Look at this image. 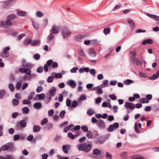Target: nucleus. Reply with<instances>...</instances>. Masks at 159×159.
Wrapping results in <instances>:
<instances>
[{
	"label": "nucleus",
	"instance_id": "f257e3e1",
	"mask_svg": "<svg viewBox=\"0 0 159 159\" xmlns=\"http://www.w3.org/2000/svg\"><path fill=\"white\" fill-rule=\"evenodd\" d=\"M78 147L79 151H83L85 152H88L92 150V145L91 142L89 143L85 142L80 143L78 145Z\"/></svg>",
	"mask_w": 159,
	"mask_h": 159
},
{
	"label": "nucleus",
	"instance_id": "f03ea898",
	"mask_svg": "<svg viewBox=\"0 0 159 159\" xmlns=\"http://www.w3.org/2000/svg\"><path fill=\"white\" fill-rule=\"evenodd\" d=\"M16 16L14 14H11L8 15L7 18V20L5 22L3 21L0 22V27L4 26L6 25L7 26H11L13 24H16V22H11V20L14 19Z\"/></svg>",
	"mask_w": 159,
	"mask_h": 159
},
{
	"label": "nucleus",
	"instance_id": "7ed1b4c3",
	"mask_svg": "<svg viewBox=\"0 0 159 159\" xmlns=\"http://www.w3.org/2000/svg\"><path fill=\"white\" fill-rule=\"evenodd\" d=\"M101 151L98 148L93 149V153L89 155V157L94 159H101L103 158L101 156Z\"/></svg>",
	"mask_w": 159,
	"mask_h": 159
},
{
	"label": "nucleus",
	"instance_id": "20e7f679",
	"mask_svg": "<svg viewBox=\"0 0 159 159\" xmlns=\"http://www.w3.org/2000/svg\"><path fill=\"white\" fill-rule=\"evenodd\" d=\"M61 32L64 38H68L71 34V31L70 29L66 26H63L62 27Z\"/></svg>",
	"mask_w": 159,
	"mask_h": 159
},
{
	"label": "nucleus",
	"instance_id": "39448f33",
	"mask_svg": "<svg viewBox=\"0 0 159 159\" xmlns=\"http://www.w3.org/2000/svg\"><path fill=\"white\" fill-rule=\"evenodd\" d=\"M1 149L2 151H5L8 149L10 151H14L15 150L14 144L11 142L2 145Z\"/></svg>",
	"mask_w": 159,
	"mask_h": 159
},
{
	"label": "nucleus",
	"instance_id": "423d86ee",
	"mask_svg": "<svg viewBox=\"0 0 159 159\" xmlns=\"http://www.w3.org/2000/svg\"><path fill=\"white\" fill-rule=\"evenodd\" d=\"M10 49V48L7 47L5 48L3 50V52L1 54V57L2 58L7 57L9 56V52L8 50Z\"/></svg>",
	"mask_w": 159,
	"mask_h": 159
},
{
	"label": "nucleus",
	"instance_id": "0eeeda50",
	"mask_svg": "<svg viewBox=\"0 0 159 159\" xmlns=\"http://www.w3.org/2000/svg\"><path fill=\"white\" fill-rule=\"evenodd\" d=\"M119 125L118 123H115L113 125H110L108 128V130L109 132H111L119 127Z\"/></svg>",
	"mask_w": 159,
	"mask_h": 159
},
{
	"label": "nucleus",
	"instance_id": "6e6552de",
	"mask_svg": "<svg viewBox=\"0 0 159 159\" xmlns=\"http://www.w3.org/2000/svg\"><path fill=\"white\" fill-rule=\"evenodd\" d=\"M87 36L86 34H78L75 36V39L77 42H81L83 39Z\"/></svg>",
	"mask_w": 159,
	"mask_h": 159
},
{
	"label": "nucleus",
	"instance_id": "1a4fd4ad",
	"mask_svg": "<svg viewBox=\"0 0 159 159\" xmlns=\"http://www.w3.org/2000/svg\"><path fill=\"white\" fill-rule=\"evenodd\" d=\"M125 107L127 109H130L133 110L135 108V105L133 103L127 102L125 103Z\"/></svg>",
	"mask_w": 159,
	"mask_h": 159
},
{
	"label": "nucleus",
	"instance_id": "9d476101",
	"mask_svg": "<svg viewBox=\"0 0 159 159\" xmlns=\"http://www.w3.org/2000/svg\"><path fill=\"white\" fill-rule=\"evenodd\" d=\"M146 15L151 18L157 21V23L158 25H159V16L154 14L148 13H147Z\"/></svg>",
	"mask_w": 159,
	"mask_h": 159
},
{
	"label": "nucleus",
	"instance_id": "9b49d317",
	"mask_svg": "<svg viewBox=\"0 0 159 159\" xmlns=\"http://www.w3.org/2000/svg\"><path fill=\"white\" fill-rule=\"evenodd\" d=\"M97 125L101 129H103L105 127V122L101 119L98 120Z\"/></svg>",
	"mask_w": 159,
	"mask_h": 159
},
{
	"label": "nucleus",
	"instance_id": "f8f14e48",
	"mask_svg": "<svg viewBox=\"0 0 159 159\" xmlns=\"http://www.w3.org/2000/svg\"><path fill=\"white\" fill-rule=\"evenodd\" d=\"M107 138V137L101 136L99 137L96 141V143H99L102 144L103 143Z\"/></svg>",
	"mask_w": 159,
	"mask_h": 159
},
{
	"label": "nucleus",
	"instance_id": "ddd939ff",
	"mask_svg": "<svg viewBox=\"0 0 159 159\" xmlns=\"http://www.w3.org/2000/svg\"><path fill=\"white\" fill-rule=\"evenodd\" d=\"M60 30V28L57 27L56 25H53L50 30L51 32L53 34L58 33Z\"/></svg>",
	"mask_w": 159,
	"mask_h": 159
},
{
	"label": "nucleus",
	"instance_id": "4468645a",
	"mask_svg": "<svg viewBox=\"0 0 159 159\" xmlns=\"http://www.w3.org/2000/svg\"><path fill=\"white\" fill-rule=\"evenodd\" d=\"M133 55L134 57H133V58L134 59V60H133V61H134L136 65L137 66L141 65L142 64V61L137 58H135V53L133 54Z\"/></svg>",
	"mask_w": 159,
	"mask_h": 159
},
{
	"label": "nucleus",
	"instance_id": "2eb2a0df",
	"mask_svg": "<svg viewBox=\"0 0 159 159\" xmlns=\"http://www.w3.org/2000/svg\"><path fill=\"white\" fill-rule=\"evenodd\" d=\"M127 21L130 25V27L132 30H133L135 28V25L132 20L130 18L127 19Z\"/></svg>",
	"mask_w": 159,
	"mask_h": 159
},
{
	"label": "nucleus",
	"instance_id": "dca6fc26",
	"mask_svg": "<svg viewBox=\"0 0 159 159\" xmlns=\"http://www.w3.org/2000/svg\"><path fill=\"white\" fill-rule=\"evenodd\" d=\"M26 125L27 123L25 120H22L20 121L19 124H17L16 125V126L18 129V128L20 125L23 128H24L26 126Z\"/></svg>",
	"mask_w": 159,
	"mask_h": 159
},
{
	"label": "nucleus",
	"instance_id": "f3484780",
	"mask_svg": "<svg viewBox=\"0 0 159 159\" xmlns=\"http://www.w3.org/2000/svg\"><path fill=\"white\" fill-rule=\"evenodd\" d=\"M56 89L55 87H52L49 90L48 94L52 96H54L56 93Z\"/></svg>",
	"mask_w": 159,
	"mask_h": 159
},
{
	"label": "nucleus",
	"instance_id": "a211bd4d",
	"mask_svg": "<svg viewBox=\"0 0 159 159\" xmlns=\"http://www.w3.org/2000/svg\"><path fill=\"white\" fill-rule=\"evenodd\" d=\"M13 0H8L5 1L3 2V4L2 5L3 7L5 8H7L11 6V4L10 2Z\"/></svg>",
	"mask_w": 159,
	"mask_h": 159
},
{
	"label": "nucleus",
	"instance_id": "6ab92c4d",
	"mask_svg": "<svg viewBox=\"0 0 159 159\" xmlns=\"http://www.w3.org/2000/svg\"><path fill=\"white\" fill-rule=\"evenodd\" d=\"M33 107L34 108L36 109H40L42 107V104L40 102H36L33 105Z\"/></svg>",
	"mask_w": 159,
	"mask_h": 159
},
{
	"label": "nucleus",
	"instance_id": "aec40b11",
	"mask_svg": "<svg viewBox=\"0 0 159 159\" xmlns=\"http://www.w3.org/2000/svg\"><path fill=\"white\" fill-rule=\"evenodd\" d=\"M153 41L152 39H148L143 41L142 43V44L143 45H145L147 43L151 44L153 43Z\"/></svg>",
	"mask_w": 159,
	"mask_h": 159
},
{
	"label": "nucleus",
	"instance_id": "412c9836",
	"mask_svg": "<svg viewBox=\"0 0 159 159\" xmlns=\"http://www.w3.org/2000/svg\"><path fill=\"white\" fill-rule=\"evenodd\" d=\"M67 84L72 88H75L76 86V83L73 80H69L67 81Z\"/></svg>",
	"mask_w": 159,
	"mask_h": 159
},
{
	"label": "nucleus",
	"instance_id": "4be33fe9",
	"mask_svg": "<svg viewBox=\"0 0 159 159\" xmlns=\"http://www.w3.org/2000/svg\"><path fill=\"white\" fill-rule=\"evenodd\" d=\"M17 14L18 16H27L26 12L24 11H18Z\"/></svg>",
	"mask_w": 159,
	"mask_h": 159
},
{
	"label": "nucleus",
	"instance_id": "5701e85b",
	"mask_svg": "<svg viewBox=\"0 0 159 159\" xmlns=\"http://www.w3.org/2000/svg\"><path fill=\"white\" fill-rule=\"evenodd\" d=\"M120 155L122 158L126 159L127 158L128 153L126 152H123L120 153Z\"/></svg>",
	"mask_w": 159,
	"mask_h": 159
},
{
	"label": "nucleus",
	"instance_id": "b1692460",
	"mask_svg": "<svg viewBox=\"0 0 159 159\" xmlns=\"http://www.w3.org/2000/svg\"><path fill=\"white\" fill-rule=\"evenodd\" d=\"M41 128L40 126L35 125L33 127V131L34 132H37L40 130Z\"/></svg>",
	"mask_w": 159,
	"mask_h": 159
},
{
	"label": "nucleus",
	"instance_id": "393cba45",
	"mask_svg": "<svg viewBox=\"0 0 159 159\" xmlns=\"http://www.w3.org/2000/svg\"><path fill=\"white\" fill-rule=\"evenodd\" d=\"M40 43V40H32L31 45L32 46H36L38 45Z\"/></svg>",
	"mask_w": 159,
	"mask_h": 159
},
{
	"label": "nucleus",
	"instance_id": "a878e982",
	"mask_svg": "<svg viewBox=\"0 0 159 159\" xmlns=\"http://www.w3.org/2000/svg\"><path fill=\"white\" fill-rule=\"evenodd\" d=\"M54 75H55L54 77L56 78H61L62 77V75L61 73H58V74L56 73L52 72L51 74V75L52 76H54Z\"/></svg>",
	"mask_w": 159,
	"mask_h": 159
},
{
	"label": "nucleus",
	"instance_id": "bb28decb",
	"mask_svg": "<svg viewBox=\"0 0 159 159\" xmlns=\"http://www.w3.org/2000/svg\"><path fill=\"white\" fill-rule=\"evenodd\" d=\"M36 96L38 97V98H36L37 100L39 99L40 100H43L45 98V95L43 93L37 94Z\"/></svg>",
	"mask_w": 159,
	"mask_h": 159
},
{
	"label": "nucleus",
	"instance_id": "cd10ccee",
	"mask_svg": "<svg viewBox=\"0 0 159 159\" xmlns=\"http://www.w3.org/2000/svg\"><path fill=\"white\" fill-rule=\"evenodd\" d=\"M132 159H145L144 158L141 157L139 155H134L131 157Z\"/></svg>",
	"mask_w": 159,
	"mask_h": 159
},
{
	"label": "nucleus",
	"instance_id": "c85d7f7f",
	"mask_svg": "<svg viewBox=\"0 0 159 159\" xmlns=\"http://www.w3.org/2000/svg\"><path fill=\"white\" fill-rule=\"evenodd\" d=\"M54 37V35L52 34H50V35L47 37L48 40L47 41V43H50L51 42V40H52Z\"/></svg>",
	"mask_w": 159,
	"mask_h": 159
},
{
	"label": "nucleus",
	"instance_id": "c756f323",
	"mask_svg": "<svg viewBox=\"0 0 159 159\" xmlns=\"http://www.w3.org/2000/svg\"><path fill=\"white\" fill-rule=\"evenodd\" d=\"M139 102L141 103H148L149 101L146 98H142L139 99Z\"/></svg>",
	"mask_w": 159,
	"mask_h": 159
},
{
	"label": "nucleus",
	"instance_id": "7c9ffc66",
	"mask_svg": "<svg viewBox=\"0 0 159 159\" xmlns=\"http://www.w3.org/2000/svg\"><path fill=\"white\" fill-rule=\"evenodd\" d=\"M6 93V91L5 90H0V98H2L4 96Z\"/></svg>",
	"mask_w": 159,
	"mask_h": 159
},
{
	"label": "nucleus",
	"instance_id": "2f4dec72",
	"mask_svg": "<svg viewBox=\"0 0 159 159\" xmlns=\"http://www.w3.org/2000/svg\"><path fill=\"white\" fill-rule=\"evenodd\" d=\"M133 81L131 80L127 79L125 80L124 81V84L126 85H129L131 83H133Z\"/></svg>",
	"mask_w": 159,
	"mask_h": 159
},
{
	"label": "nucleus",
	"instance_id": "473e14b6",
	"mask_svg": "<svg viewBox=\"0 0 159 159\" xmlns=\"http://www.w3.org/2000/svg\"><path fill=\"white\" fill-rule=\"evenodd\" d=\"M69 145H64L62 146V150L66 154H67L68 152V151L67 148V147H69Z\"/></svg>",
	"mask_w": 159,
	"mask_h": 159
},
{
	"label": "nucleus",
	"instance_id": "72a5a7b5",
	"mask_svg": "<svg viewBox=\"0 0 159 159\" xmlns=\"http://www.w3.org/2000/svg\"><path fill=\"white\" fill-rule=\"evenodd\" d=\"M139 75L143 78H149V77L147 75L141 72H139Z\"/></svg>",
	"mask_w": 159,
	"mask_h": 159
},
{
	"label": "nucleus",
	"instance_id": "f704fd0d",
	"mask_svg": "<svg viewBox=\"0 0 159 159\" xmlns=\"http://www.w3.org/2000/svg\"><path fill=\"white\" fill-rule=\"evenodd\" d=\"M33 67V66H32L31 65L29 62H27L25 63L24 65V66H23L22 67L25 68L28 67V68H32Z\"/></svg>",
	"mask_w": 159,
	"mask_h": 159
},
{
	"label": "nucleus",
	"instance_id": "c9c22d12",
	"mask_svg": "<svg viewBox=\"0 0 159 159\" xmlns=\"http://www.w3.org/2000/svg\"><path fill=\"white\" fill-rule=\"evenodd\" d=\"M111 29L109 28H105L104 29L103 32L105 35L109 34L110 32Z\"/></svg>",
	"mask_w": 159,
	"mask_h": 159
},
{
	"label": "nucleus",
	"instance_id": "e433bc0d",
	"mask_svg": "<svg viewBox=\"0 0 159 159\" xmlns=\"http://www.w3.org/2000/svg\"><path fill=\"white\" fill-rule=\"evenodd\" d=\"M86 136L89 139H92L93 138V133L90 131H87Z\"/></svg>",
	"mask_w": 159,
	"mask_h": 159
},
{
	"label": "nucleus",
	"instance_id": "4c0bfd02",
	"mask_svg": "<svg viewBox=\"0 0 159 159\" xmlns=\"http://www.w3.org/2000/svg\"><path fill=\"white\" fill-rule=\"evenodd\" d=\"M95 113V111L91 109H89L87 112V114L90 116L92 115Z\"/></svg>",
	"mask_w": 159,
	"mask_h": 159
},
{
	"label": "nucleus",
	"instance_id": "58836bf2",
	"mask_svg": "<svg viewBox=\"0 0 159 159\" xmlns=\"http://www.w3.org/2000/svg\"><path fill=\"white\" fill-rule=\"evenodd\" d=\"M22 111L23 113L27 114L29 112V109L27 107H25L22 108Z\"/></svg>",
	"mask_w": 159,
	"mask_h": 159
},
{
	"label": "nucleus",
	"instance_id": "ea45409f",
	"mask_svg": "<svg viewBox=\"0 0 159 159\" xmlns=\"http://www.w3.org/2000/svg\"><path fill=\"white\" fill-rule=\"evenodd\" d=\"M32 40L30 39H27L25 40L24 42V44L25 45H27L29 44H31V43Z\"/></svg>",
	"mask_w": 159,
	"mask_h": 159
},
{
	"label": "nucleus",
	"instance_id": "a19ab883",
	"mask_svg": "<svg viewBox=\"0 0 159 159\" xmlns=\"http://www.w3.org/2000/svg\"><path fill=\"white\" fill-rule=\"evenodd\" d=\"M134 128L135 131L136 133H140V130L138 129V124L137 122L135 123Z\"/></svg>",
	"mask_w": 159,
	"mask_h": 159
},
{
	"label": "nucleus",
	"instance_id": "79ce46f5",
	"mask_svg": "<svg viewBox=\"0 0 159 159\" xmlns=\"http://www.w3.org/2000/svg\"><path fill=\"white\" fill-rule=\"evenodd\" d=\"M19 100L17 99H14L12 100V103L14 106H16L19 103Z\"/></svg>",
	"mask_w": 159,
	"mask_h": 159
},
{
	"label": "nucleus",
	"instance_id": "37998d69",
	"mask_svg": "<svg viewBox=\"0 0 159 159\" xmlns=\"http://www.w3.org/2000/svg\"><path fill=\"white\" fill-rule=\"evenodd\" d=\"M86 99V96L84 94H82L80 96L79 99L80 101H84Z\"/></svg>",
	"mask_w": 159,
	"mask_h": 159
},
{
	"label": "nucleus",
	"instance_id": "c03bdc74",
	"mask_svg": "<svg viewBox=\"0 0 159 159\" xmlns=\"http://www.w3.org/2000/svg\"><path fill=\"white\" fill-rule=\"evenodd\" d=\"M78 106V103L75 100H74L72 102L71 107H76Z\"/></svg>",
	"mask_w": 159,
	"mask_h": 159
},
{
	"label": "nucleus",
	"instance_id": "a18cd8bd",
	"mask_svg": "<svg viewBox=\"0 0 159 159\" xmlns=\"http://www.w3.org/2000/svg\"><path fill=\"white\" fill-rule=\"evenodd\" d=\"M8 87L11 92L13 91L15 89L14 86L11 83H10L9 84Z\"/></svg>",
	"mask_w": 159,
	"mask_h": 159
},
{
	"label": "nucleus",
	"instance_id": "49530a36",
	"mask_svg": "<svg viewBox=\"0 0 159 159\" xmlns=\"http://www.w3.org/2000/svg\"><path fill=\"white\" fill-rule=\"evenodd\" d=\"M54 76H49L48 77V78L47 79V82L48 83H52V82L53 80V78Z\"/></svg>",
	"mask_w": 159,
	"mask_h": 159
},
{
	"label": "nucleus",
	"instance_id": "de8ad7c7",
	"mask_svg": "<svg viewBox=\"0 0 159 159\" xmlns=\"http://www.w3.org/2000/svg\"><path fill=\"white\" fill-rule=\"evenodd\" d=\"M109 96L113 100H116L117 99L116 96L113 94H110L109 95Z\"/></svg>",
	"mask_w": 159,
	"mask_h": 159
},
{
	"label": "nucleus",
	"instance_id": "09e8293b",
	"mask_svg": "<svg viewBox=\"0 0 159 159\" xmlns=\"http://www.w3.org/2000/svg\"><path fill=\"white\" fill-rule=\"evenodd\" d=\"M158 77L156 74H154L151 77H149V79L151 80H154L156 79Z\"/></svg>",
	"mask_w": 159,
	"mask_h": 159
},
{
	"label": "nucleus",
	"instance_id": "8fccbe9b",
	"mask_svg": "<svg viewBox=\"0 0 159 159\" xmlns=\"http://www.w3.org/2000/svg\"><path fill=\"white\" fill-rule=\"evenodd\" d=\"M36 15L38 17H41L43 16V14L41 11H38L36 12Z\"/></svg>",
	"mask_w": 159,
	"mask_h": 159
},
{
	"label": "nucleus",
	"instance_id": "3c124183",
	"mask_svg": "<svg viewBox=\"0 0 159 159\" xmlns=\"http://www.w3.org/2000/svg\"><path fill=\"white\" fill-rule=\"evenodd\" d=\"M34 94L35 92H32L30 93L28 97V98L29 100L31 99L32 98L33 96L34 95Z\"/></svg>",
	"mask_w": 159,
	"mask_h": 159
},
{
	"label": "nucleus",
	"instance_id": "603ef678",
	"mask_svg": "<svg viewBox=\"0 0 159 159\" xmlns=\"http://www.w3.org/2000/svg\"><path fill=\"white\" fill-rule=\"evenodd\" d=\"M66 113V112L65 110H63L61 111L60 113L59 116L61 118H63L64 115Z\"/></svg>",
	"mask_w": 159,
	"mask_h": 159
},
{
	"label": "nucleus",
	"instance_id": "864d4df0",
	"mask_svg": "<svg viewBox=\"0 0 159 159\" xmlns=\"http://www.w3.org/2000/svg\"><path fill=\"white\" fill-rule=\"evenodd\" d=\"M93 86V84H87L86 87V88L89 90H91Z\"/></svg>",
	"mask_w": 159,
	"mask_h": 159
},
{
	"label": "nucleus",
	"instance_id": "5fc2aeb1",
	"mask_svg": "<svg viewBox=\"0 0 159 159\" xmlns=\"http://www.w3.org/2000/svg\"><path fill=\"white\" fill-rule=\"evenodd\" d=\"M81 129L84 132H87L88 131V128L86 125H83L82 126Z\"/></svg>",
	"mask_w": 159,
	"mask_h": 159
},
{
	"label": "nucleus",
	"instance_id": "6e6d98bb",
	"mask_svg": "<svg viewBox=\"0 0 159 159\" xmlns=\"http://www.w3.org/2000/svg\"><path fill=\"white\" fill-rule=\"evenodd\" d=\"M20 82H17L16 83V87L17 89H19L21 87V84L20 83L21 82V81H20Z\"/></svg>",
	"mask_w": 159,
	"mask_h": 159
},
{
	"label": "nucleus",
	"instance_id": "4d7b16f0",
	"mask_svg": "<svg viewBox=\"0 0 159 159\" xmlns=\"http://www.w3.org/2000/svg\"><path fill=\"white\" fill-rule=\"evenodd\" d=\"M66 106L68 107H70L71 102L69 99H67L66 101Z\"/></svg>",
	"mask_w": 159,
	"mask_h": 159
},
{
	"label": "nucleus",
	"instance_id": "13d9d810",
	"mask_svg": "<svg viewBox=\"0 0 159 159\" xmlns=\"http://www.w3.org/2000/svg\"><path fill=\"white\" fill-rule=\"evenodd\" d=\"M37 72L39 73H41L43 72V69L42 66H40L37 68Z\"/></svg>",
	"mask_w": 159,
	"mask_h": 159
},
{
	"label": "nucleus",
	"instance_id": "bf43d9fd",
	"mask_svg": "<svg viewBox=\"0 0 159 159\" xmlns=\"http://www.w3.org/2000/svg\"><path fill=\"white\" fill-rule=\"evenodd\" d=\"M68 136L71 139H74L75 138V136L71 132H69L68 133Z\"/></svg>",
	"mask_w": 159,
	"mask_h": 159
},
{
	"label": "nucleus",
	"instance_id": "052dcab7",
	"mask_svg": "<svg viewBox=\"0 0 159 159\" xmlns=\"http://www.w3.org/2000/svg\"><path fill=\"white\" fill-rule=\"evenodd\" d=\"M91 45L97 44L98 43V42L97 39H93L91 40Z\"/></svg>",
	"mask_w": 159,
	"mask_h": 159
},
{
	"label": "nucleus",
	"instance_id": "680f3d73",
	"mask_svg": "<svg viewBox=\"0 0 159 159\" xmlns=\"http://www.w3.org/2000/svg\"><path fill=\"white\" fill-rule=\"evenodd\" d=\"M57 157L58 159H69V158L67 157H64L60 155H57Z\"/></svg>",
	"mask_w": 159,
	"mask_h": 159
},
{
	"label": "nucleus",
	"instance_id": "e2e57ef3",
	"mask_svg": "<svg viewBox=\"0 0 159 159\" xmlns=\"http://www.w3.org/2000/svg\"><path fill=\"white\" fill-rule=\"evenodd\" d=\"M30 68H26L25 71L24 73H26L28 75H30L31 74V71L30 69Z\"/></svg>",
	"mask_w": 159,
	"mask_h": 159
},
{
	"label": "nucleus",
	"instance_id": "0e129e2a",
	"mask_svg": "<svg viewBox=\"0 0 159 159\" xmlns=\"http://www.w3.org/2000/svg\"><path fill=\"white\" fill-rule=\"evenodd\" d=\"M34 58L36 60H38L40 57V55L38 53L35 54L34 56Z\"/></svg>",
	"mask_w": 159,
	"mask_h": 159
},
{
	"label": "nucleus",
	"instance_id": "69168bd1",
	"mask_svg": "<svg viewBox=\"0 0 159 159\" xmlns=\"http://www.w3.org/2000/svg\"><path fill=\"white\" fill-rule=\"evenodd\" d=\"M96 93L98 94H102L103 93V91L101 88H98L96 91Z\"/></svg>",
	"mask_w": 159,
	"mask_h": 159
},
{
	"label": "nucleus",
	"instance_id": "338daca9",
	"mask_svg": "<svg viewBox=\"0 0 159 159\" xmlns=\"http://www.w3.org/2000/svg\"><path fill=\"white\" fill-rule=\"evenodd\" d=\"M90 73L93 76H95L96 74V71L95 70L93 69H91L90 71Z\"/></svg>",
	"mask_w": 159,
	"mask_h": 159
},
{
	"label": "nucleus",
	"instance_id": "774afa93",
	"mask_svg": "<svg viewBox=\"0 0 159 159\" xmlns=\"http://www.w3.org/2000/svg\"><path fill=\"white\" fill-rule=\"evenodd\" d=\"M105 156L108 159H111L112 158L111 155L110 154H109L107 152H106Z\"/></svg>",
	"mask_w": 159,
	"mask_h": 159
}]
</instances>
